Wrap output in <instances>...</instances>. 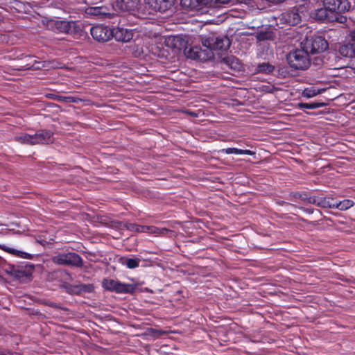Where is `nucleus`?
<instances>
[{"instance_id":"f257e3e1","label":"nucleus","mask_w":355,"mask_h":355,"mask_svg":"<svg viewBox=\"0 0 355 355\" xmlns=\"http://www.w3.org/2000/svg\"><path fill=\"white\" fill-rule=\"evenodd\" d=\"M203 46L207 49V58H212V51H226L230 46V41L227 37H218L216 33H209L201 37Z\"/></svg>"},{"instance_id":"f03ea898","label":"nucleus","mask_w":355,"mask_h":355,"mask_svg":"<svg viewBox=\"0 0 355 355\" xmlns=\"http://www.w3.org/2000/svg\"><path fill=\"white\" fill-rule=\"evenodd\" d=\"M286 60L289 67L294 70L304 71L311 65L309 53L306 49H295L288 53Z\"/></svg>"},{"instance_id":"7ed1b4c3","label":"nucleus","mask_w":355,"mask_h":355,"mask_svg":"<svg viewBox=\"0 0 355 355\" xmlns=\"http://www.w3.org/2000/svg\"><path fill=\"white\" fill-rule=\"evenodd\" d=\"M54 263L62 266H71L78 268L83 266V260L75 252L62 253L53 257Z\"/></svg>"},{"instance_id":"20e7f679","label":"nucleus","mask_w":355,"mask_h":355,"mask_svg":"<svg viewBox=\"0 0 355 355\" xmlns=\"http://www.w3.org/2000/svg\"><path fill=\"white\" fill-rule=\"evenodd\" d=\"M103 287L107 291L117 293H133L137 288L135 284L121 283L118 280L109 279L103 280Z\"/></svg>"},{"instance_id":"39448f33","label":"nucleus","mask_w":355,"mask_h":355,"mask_svg":"<svg viewBox=\"0 0 355 355\" xmlns=\"http://www.w3.org/2000/svg\"><path fill=\"white\" fill-rule=\"evenodd\" d=\"M304 48L309 53H320L328 48V43L321 36H311L306 38Z\"/></svg>"},{"instance_id":"423d86ee","label":"nucleus","mask_w":355,"mask_h":355,"mask_svg":"<svg viewBox=\"0 0 355 355\" xmlns=\"http://www.w3.org/2000/svg\"><path fill=\"white\" fill-rule=\"evenodd\" d=\"M33 267L32 265L15 266L8 265L5 269L7 274L12 276L18 280H23L24 278H30Z\"/></svg>"},{"instance_id":"0eeeda50","label":"nucleus","mask_w":355,"mask_h":355,"mask_svg":"<svg viewBox=\"0 0 355 355\" xmlns=\"http://www.w3.org/2000/svg\"><path fill=\"white\" fill-rule=\"evenodd\" d=\"M324 6L334 15L335 13L347 12L351 8V3L348 0H324Z\"/></svg>"},{"instance_id":"6e6552de","label":"nucleus","mask_w":355,"mask_h":355,"mask_svg":"<svg viewBox=\"0 0 355 355\" xmlns=\"http://www.w3.org/2000/svg\"><path fill=\"white\" fill-rule=\"evenodd\" d=\"M50 23L51 26L60 33L73 34L77 31L76 22L73 21L51 20Z\"/></svg>"},{"instance_id":"1a4fd4ad","label":"nucleus","mask_w":355,"mask_h":355,"mask_svg":"<svg viewBox=\"0 0 355 355\" xmlns=\"http://www.w3.org/2000/svg\"><path fill=\"white\" fill-rule=\"evenodd\" d=\"M90 33L95 40L100 42H107L112 37V31L108 27L101 25L92 27Z\"/></svg>"},{"instance_id":"9d476101","label":"nucleus","mask_w":355,"mask_h":355,"mask_svg":"<svg viewBox=\"0 0 355 355\" xmlns=\"http://www.w3.org/2000/svg\"><path fill=\"white\" fill-rule=\"evenodd\" d=\"M34 145L52 144L54 141L53 133L50 130H41L33 135Z\"/></svg>"},{"instance_id":"9b49d317","label":"nucleus","mask_w":355,"mask_h":355,"mask_svg":"<svg viewBox=\"0 0 355 355\" xmlns=\"http://www.w3.org/2000/svg\"><path fill=\"white\" fill-rule=\"evenodd\" d=\"M140 0H116L113 7L116 10L130 12L138 9Z\"/></svg>"},{"instance_id":"f8f14e48","label":"nucleus","mask_w":355,"mask_h":355,"mask_svg":"<svg viewBox=\"0 0 355 355\" xmlns=\"http://www.w3.org/2000/svg\"><path fill=\"white\" fill-rule=\"evenodd\" d=\"M62 287L71 295H80L82 293H90L93 289L91 284H70L69 283H64Z\"/></svg>"},{"instance_id":"ddd939ff","label":"nucleus","mask_w":355,"mask_h":355,"mask_svg":"<svg viewBox=\"0 0 355 355\" xmlns=\"http://www.w3.org/2000/svg\"><path fill=\"white\" fill-rule=\"evenodd\" d=\"M146 4L154 11L164 12L174 4L175 0H145Z\"/></svg>"},{"instance_id":"4468645a","label":"nucleus","mask_w":355,"mask_h":355,"mask_svg":"<svg viewBox=\"0 0 355 355\" xmlns=\"http://www.w3.org/2000/svg\"><path fill=\"white\" fill-rule=\"evenodd\" d=\"M311 17L315 20L321 21H333L336 19V16L331 15V12L327 10L325 6L312 11Z\"/></svg>"},{"instance_id":"2eb2a0df","label":"nucleus","mask_w":355,"mask_h":355,"mask_svg":"<svg viewBox=\"0 0 355 355\" xmlns=\"http://www.w3.org/2000/svg\"><path fill=\"white\" fill-rule=\"evenodd\" d=\"M282 19L284 21L291 26H295L300 23L301 15L299 12V9L296 7L286 11L282 14Z\"/></svg>"},{"instance_id":"dca6fc26","label":"nucleus","mask_w":355,"mask_h":355,"mask_svg":"<svg viewBox=\"0 0 355 355\" xmlns=\"http://www.w3.org/2000/svg\"><path fill=\"white\" fill-rule=\"evenodd\" d=\"M181 6L188 11L202 10L205 6V0H181Z\"/></svg>"},{"instance_id":"f3484780","label":"nucleus","mask_w":355,"mask_h":355,"mask_svg":"<svg viewBox=\"0 0 355 355\" xmlns=\"http://www.w3.org/2000/svg\"><path fill=\"white\" fill-rule=\"evenodd\" d=\"M86 14L89 16H93L97 19H105L107 17H110V13L108 12L107 8L105 6L89 7L86 9Z\"/></svg>"},{"instance_id":"a211bd4d","label":"nucleus","mask_w":355,"mask_h":355,"mask_svg":"<svg viewBox=\"0 0 355 355\" xmlns=\"http://www.w3.org/2000/svg\"><path fill=\"white\" fill-rule=\"evenodd\" d=\"M112 36H114L116 40L121 42H128L132 38L131 31L123 28H117L112 32Z\"/></svg>"},{"instance_id":"6ab92c4d","label":"nucleus","mask_w":355,"mask_h":355,"mask_svg":"<svg viewBox=\"0 0 355 355\" xmlns=\"http://www.w3.org/2000/svg\"><path fill=\"white\" fill-rule=\"evenodd\" d=\"M184 40L180 36H170L165 40L166 45L171 49H180L184 44Z\"/></svg>"},{"instance_id":"aec40b11","label":"nucleus","mask_w":355,"mask_h":355,"mask_svg":"<svg viewBox=\"0 0 355 355\" xmlns=\"http://www.w3.org/2000/svg\"><path fill=\"white\" fill-rule=\"evenodd\" d=\"M207 50L198 49L197 47L190 49L188 51V56L194 60H208L210 58H207Z\"/></svg>"},{"instance_id":"412c9836","label":"nucleus","mask_w":355,"mask_h":355,"mask_svg":"<svg viewBox=\"0 0 355 355\" xmlns=\"http://www.w3.org/2000/svg\"><path fill=\"white\" fill-rule=\"evenodd\" d=\"M141 259L139 258H129L122 257L121 258V263L123 266H125L129 269H134L139 266Z\"/></svg>"},{"instance_id":"4be33fe9","label":"nucleus","mask_w":355,"mask_h":355,"mask_svg":"<svg viewBox=\"0 0 355 355\" xmlns=\"http://www.w3.org/2000/svg\"><path fill=\"white\" fill-rule=\"evenodd\" d=\"M14 139L15 141H17L22 144L34 146L33 135L23 133L20 135L15 136Z\"/></svg>"},{"instance_id":"5701e85b","label":"nucleus","mask_w":355,"mask_h":355,"mask_svg":"<svg viewBox=\"0 0 355 355\" xmlns=\"http://www.w3.org/2000/svg\"><path fill=\"white\" fill-rule=\"evenodd\" d=\"M223 61L232 69L239 70L241 67V64L239 60L236 58L235 56H227L223 58Z\"/></svg>"},{"instance_id":"b1692460","label":"nucleus","mask_w":355,"mask_h":355,"mask_svg":"<svg viewBox=\"0 0 355 355\" xmlns=\"http://www.w3.org/2000/svg\"><path fill=\"white\" fill-rule=\"evenodd\" d=\"M314 203L323 208H336V202H332L329 198H319L314 200Z\"/></svg>"},{"instance_id":"393cba45","label":"nucleus","mask_w":355,"mask_h":355,"mask_svg":"<svg viewBox=\"0 0 355 355\" xmlns=\"http://www.w3.org/2000/svg\"><path fill=\"white\" fill-rule=\"evenodd\" d=\"M256 37L259 41L272 40L273 39V33L269 29L259 31L256 33Z\"/></svg>"},{"instance_id":"a878e982","label":"nucleus","mask_w":355,"mask_h":355,"mask_svg":"<svg viewBox=\"0 0 355 355\" xmlns=\"http://www.w3.org/2000/svg\"><path fill=\"white\" fill-rule=\"evenodd\" d=\"M223 152L226 154H236V155H253L255 154L254 152L250 150H243L236 148H227L222 150Z\"/></svg>"},{"instance_id":"bb28decb","label":"nucleus","mask_w":355,"mask_h":355,"mask_svg":"<svg viewBox=\"0 0 355 355\" xmlns=\"http://www.w3.org/2000/svg\"><path fill=\"white\" fill-rule=\"evenodd\" d=\"M0 248L5 250L6 252H8L11 253L15 255H17L21 258H25V259H31L32 258V255L28 253L19 251V250H15L13 248H8L3 245H0Z\"/></svg>"},{"instance_id":"cd10ccee","label":"nucleus","mask_w":355,"mask_h":355,"mask_svg":"<svg viewBox=\"0 0 355 355\" xmlns=\"http://www.w3.org/2000/svg\"><path fill=\"white\" fill-rule=\"evenodd\" d=\"M141 232H148L149 234H163L164 232H168L167 229L165 228H159L155 226H146L143 225L141 228Z\"/></svg>"},{"instance_id":"c85d7f7f","label":"nucleus","mask_w":355,"mask_h":355,"mask_svg":"<svg viewBox=\"0 0 355 355\" xmlns=\"http://www.w3.org/2000/svg\"><path fill=\"white\" fill-rule=\"evenodd\" d=\"M275 70V67L268 62H263L257 66V71L258 73L270 74Z\"/></svg>"},{"instance_id":"c756f323","label":"nucleus","mask_w":355,"mask_h":355,"mask_svg":"<svg viewBox=\"0 0 355 355\" xmlns=\"http://www.w3.org/2000/svg\"><path fill=\"white\" fill-rule=\"evenodd\" d=\"M325 105V103H318V102H313V103H299L297 104V107L304 110V109H309V110H314L319 107H322Z\"/></svg>"},{"instance_id":"7c9ffc66","label":"nucleus","mask_w":355,"mask_h":355,"mask_svg":"<svg viewBox=\"0 0 355 355\" xmlns=\"http://www.w3.org/2000/svg\"><path fill=\"white\" fill-rule=\"evenodd\" d=\"M354 205V202L349 199H345L338 202H336V208L340 210H347Z\"/></svg>"},{"instance_id":"2f4dec72","label":"nucleus","mask_w":355,"mask_h":355,"mask_svg":"<svg viewBox=\"0 0 355 355\" xmlns=\"http://www.w3.org/2000/svg\"><path fill=\"white\" fill-rule=\"evenodd\" d=\"M232 0H205L206 7H218L223 4L230 3Z\"/></svg>"},{"instance_id":"473e14b6","label":"nucleus","mask_w":355,"mask_h":355,"mask_svg":"<svg viewBox=\"0 0 355 355\" xmlns=\"http://www.w3.org/2000/svg\"><path fill=\"white\" fill-rule=\"evenodd\" d=\"M277 76L279 78H285L292 76L288 67L279 66L277 70Z\"/></svg>"},{"instance_id":"72a5a7b5","label":"nucleus","mask_w":355,"mask_h":355,"mask_svg":"<svg viewBox=\"0 0 355 355\" xmlns=\"http://www.w3.org/2000/svg\"><path fill=\"white\" fill-rule=\"evenodd\" d=\"M123 226L128 230L134 232H141L143 225H139L136 223H125Z\"/></svg>"},{"instance_id":"f704fd0d","label":"nucleus","mask_w":355,"mask_h":355,"mask_svg":"<svg viewBox=\"0 0 355 355\" xmlns=\"http://www.w3.org/2000/svg\"><path fill=\"white\" fill-rule=\"evenodd\" d=\"M318 94L319 92H317L315 89L313 88H306L302 92V96L306 98L315 96Z\"/></svg>"},{"instance_id":"c9c22d12","label":"nucleus","mask_w":355,"mask_h":355,"mask_svg":"<svg viewBox=\"0 0 355 355\" xmlns=\"http://www.w3.org/2000/svg\"><path fill=\"white\" fill-rule=\"evenodd\" d=\"M149 334L153 336L154 338H159L162 335H164L166 334V331L159 330V329H155L150 328L148 329Z\"/></svg>"},{"instance_id":"e433bc0d","label":"nucleus","mask_w":355,"mask_h":355,"mask_svg":"<svg viewBox=\"0 0 355 355\" xmlns=\"http://www.w3.org/2000/svg\"><path fill=\"white\" fill-rule=\"evenodd\" d=\"M46 97H47L49 99H52L54 101H57L59 102H63L64 101V96L60 95H57L53 93H49L46 94Z\"/></svg>"},{"instance_id":"4c0bfd02","label":"nucleus","mask_w":355,"mask_h":355,"mask_svg":"<svg viewBox=\"0 0 355 355\" xmlns=\"http://www.w3.org/2000/svg\"><path fill=\"white\" fill-rule=\"evenodd\" d=\"M290 196L293 197V198H295L296 200H302V201H305L307 199V195L306 194H305V193H298V192L291 193L290 194Z\"/></svg>"},{"instance_id":"58836bf2","label":"nucleus","mask_w":355,"mask_h":355,"mask_svg":"<svg viewBox=\"0 0 355 355\" xmlns=\"http://www.w3.org/2000/svg\"><path fill=\"white\" fill-rule=\"evenodd\" d=\"M82 101V99L75 96H64V101L65 103H78Z\"/></svg>"},{"instance_id":"ea45409f","label":"nucleus","mask_w":355,"mask_h":355,"mask_svg":"<svg viewBox=\"0 0 355 355\" xmlns=\"http://www.w3.org/2000/svg\"><path fill=\"white\" fill-rule=\"evenodd\" d=\"M40 64V62H37L35 61H34L33 62H30L27 63L24 67L27 69H40V66H36V64Z\"/></svg>"},{"instance_id":"a19ab883","label":"nucleus","mask_w":355,"mask_h":355,"mask_svg":"<svg viewBox=\"0 0 355 355\" xmlns=\"http://www.w3.org/2000/svg\"><path fill=\"white\" fill-rule=\"evenodd\" d=\"M157 49L158 47H156L155 49L152 48V53L155 55H157L158 57H161V56H164V51H160L159 52H157Z\"/></svg>"},{"instance_id":"79ce46f5","label":"nucleus","mask_w":355,"mask_h":355,"mask_svg":"<svg viewBox=\"0 0 355 355\" xmlns=\"http://www.w3.org/2000/svg\"><path fill=\"white\" fill-rule=\"evenodd\" d=\"M49 305L51 307L55 308V309H62V310H64V311H67L68 310L67 308L62 307L59 304H58L56 303H54V302H51Z\"/></svg>"},{"instance_id":"37998d69","label":"nucleus","mask_w":355,"mask_h":355,"mask_svg":"<svg viewBox=\"0 0 355 355\" xmlns=\"http://www.w3.org/2000/svg\"><path fill=\"white\" fill-rule=\"evenodd\" d=\"M2 355H20L18 352H10L8 351L2 354Z\"/></svg>"},{"instance_id":"c03bdc74","label":"nucleus","mask_w":355,"mask_h":355,"mask_svg":"<svg viewBox=\"0 0 355 355\" xmlns=\"http://www.w3.org/2000/svg\"><path fill=\"white\" fill-rule=\"evenodd\" d=\"M51 66H52V67H54V68H60V67H61L60 66H59V64L58 62L55 63L54 62H53Z\"/></svg>"},{"instance_id":"a18cd8bd","label":"nucleus","mask_w":355,"mask_h":355,"mask_svg":"<svg viewBox=\"0 0 355 355\" xmlns=\"http://www.w3.org/2000/svg\"><path fill=\"white\" fill-rule=\"evenodd\" d=\"M144 53L143 50H141V51H137V52L135 53V55H136V56H139V55H140L141 53Z\"/></svg>"},{"instance_id":"49530a36","label":"nucleus","mask_w":355,"mask_h":355,"mask_svg":"<svg viewBox=\"0 0 355 355\" xmlns=\"http://www.w3.org/2000/svg\"><path fill=\"white\" fill-rule=\"evenodd\" d=\"M191 115L192 116H196L197 115L196 114H194L193 112H190Z\"/></svg>"},{"instance_id":"de8ad7c7","label":"nucleus","mask_w":355,"mask_h":355,"mask_svg":"<svg viewBox=\"0 0 355 355\" xmlns=\"http://www.w3.org/2000/svg\"><path fill=\"white\" fill-rule=\"evenodd\" d=\"M28 60H32L33 59V58L31 57V56H28Z\"/></svg>"},{"instance_id":"09e8293b","label":"nucleus","mask_w":355,"mask_h":355,"mask_svg":"<svg viewBox=\"0 0 355 355\" xmlns=\"http://www.w3.org/2000/svg\"><path fill=\"white\" fill-rule=\"evenodd\" d=\"M3 261L2 258L0 257V263H1V261Z\"/></svg>"}]
</instances>
